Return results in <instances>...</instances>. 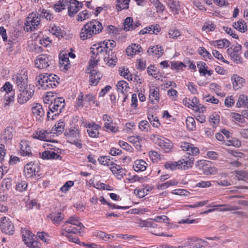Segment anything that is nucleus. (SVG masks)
Instances as JSON below:
<instances>
[{"label":"nucleus","mask_w":248,"mask_h":248,"mask_svg":"<svg viewBox=\"0 0 248 248\" xmlns=\"http://www.w3.org/2000/svg\"><path fill=\"white\" fill-rule=\"evenodd\" d=\"M116 42L112 40H106L94 44L91 48L92 54L89 62V66L94 68L96 66L100 59L103 58L106 63L109 66L116 65L117 58L112 52L116 46Z\"/></svg>","instance_id":"f257e3e1"},{"label":"nucleus","mask_w":248,"mask_h":248,"mask_svg":"<svg viewBox=\"0 0 248 248\" xmlns=\"http://www.w3.org/2000/svg\"><path fill=\"white\" fill-rule=\"evenodd\" d=\"M37 86L42 90H47L57 87L59 83L60 78L54 74H42L36 77Z\"/></svg>","instance_id":"f03ea898"},{"label":"nucleus","mask_w":248,"mask_h":248,"mask_svg":"<svg viewBox=\"0 0 248 248\" xmlns=\"http://www.w3.org/2000/svg\"><path fill=\"white\" fill-rule=\"evenodd\" d=\"M103 29L102 24L97 20H93L85 25L81 29L79 36L82 40L92 37L93 34L99 33Z\"/></svg>","instance_id":"7ed1b4c3"},{"label":"nucleus","mask_w":248,"mask_h":248,"mask_svg":"<svg viewBox=\"0 0 248 248\" xmlns=\"http://www.w3.org/2000/svg\"><path fill=\"white\" fill-rule=\"evenodd\" d=\"M150 139L155 142L164 153H170L173 151V143L170 140L159 135L152 134Z\"/></svg>","instance_id":"20e7f679"},{"label":"nucleus","mask_w":248,"mask_h":248,"mask_svg":"<svg viewBox=\"0 0 248 248\" xmlns=\"http://www.w3.org/2000/svg\"><path fill=\"white\" fill-rule=\"evenodd\" d=\"M12 80L17 89L29 86L28 84V72L23 68L13 75Z\"/></svg>","instance_id":"39448f33"},{"label":"nucleus","mask_w":248,"mask_h":248,"mask_svg":"<svg viewBox=\"0 0 248 248\" xmlns=\"http://www.w3.org/2000/svg\"><path fill=\"white\" fill-rule=\"evenodd\" d=\"M138 225L140 227H147L150 228H158V230L151 231L152 234L160 236H167V237H172V234H166L165 233L162 232H160V230H162V225H160L159 224L155 223L153 220V219L149 218L146 220H140L138 222Z\"/></svg>","instance_id":"423d86ee"},{"label":"nucleus","mask_w":248,"mask_h":248,"mask_svg":"<svg viewBox=\"0 0 248 248\" xmlns=\"http://www.w3.org/2000/svg\"><path fill=\"white\" fill-rule=\"evenodd\" d=\"M22 240L29 248H40V243L37 240L35 235L26 228L21 229Z\"/></svg>","instance_id":"0eeeda50"},{"label":"nucleus","mask_w":248,"mask_h":248,"mask_svg":"<svg viewBox=\"0 0 248 248\" xmlns=\"http://www.w3.org/2000/svg\"><path fill=\"white\" fill-rule=\"evenodd\" d=\"M17 90L19 92L17 95V102L20 104H23L28 101L32 97L34 93L33 86L31 84Z\"/></svg>","instance_id":"6e6552de"},{"label":"nucleus","mask_w":248,"mask_h":248,"mask_svg":"<svg viewBox=\"0 0 248 248\" xmlns=\"http://www.w3.org/2000/svg\"><path fill=\"white\" fill-rule=\"evenodd\" d=\"M40 18L35 14H29L25 23V30L29 31L36 29L40 24Z\"/></svg>","instance_id":"1a4fd4ad"},{"label":"nucleus","mask_w":248,"mask_h":248,"mask_svg":"<svg viewBox=\"0 0 248 248\" xmlns=\"http://www.w3.org/2000/svg\"><path fill=\"white\" fill-rule=\"evenodd\" d=\"M0 228L1 232L6 234L13 235L15 232L13 223L9 218L5 217L0 218Z\"/></svg>","instance_id":"9d476101"},{"label":"nucleus","mask_w":248,"mask_h":248,"mask_svg":"<svg viewBox=\"0 0 248 248\" xmlns=\"http://www.w3.org/2000/svg\"><path fill=\"white\" fill-rule=\"evenodd\" d=\"M51 57L46 54H41L38 56L35 60V67L38 69H46L51 64Z\"/></svg>","instance_id":"9b49d317"},{"label":"nucleus","mask_w":248,"mask_h":248,"mask_svg":"<svg viewBox=\"0 0 248 248\" xmlns=\"http://www.w3.org/2000/svg\"><path fill=\"white\" fill-rule=\"evenodd\" d=\"M65 100L62 97H58L52 102L49 105V110L52 113L56 112L55 116L59 114L65 106Z\"/></svg>","instance_id":"f8f14e48"},{"label":"nucleus","mask_w":248,"mask_h":248,"mask_svg":"<svg viewBox=\"0 0 248 248\" xmlns=\"http://www.w3.org/2000/svg\"><path fill=\"white\" fill-rule=\"evenodd\" d=\"M52 146V145L45 144L44 147L46 150L42 153H39L40 157L44 160L58 159L60 155L53 150Z\"/></svg>","instance_id":"ddd939ff"},{"label":"nucleus","mask_w":248,"mask_h":248,"mask_svg":"<svg viewBox=\"0 0 248 248\" xmlns=\"http://www.w3.org/2000/svg\"><path fill=\"white\" fill-rule=\"evenodd\" d=\"M31 137L34 139L48 141L51 138V132L50 130L38 129L32 133Z\"/></svg>","instance_id":"4468645a"},{"label":"nucleus","mask_w":248,"mask_h":248,"mask_svg":"<svg viewBox=\"0 0 248 248\" xmlns=\"http://www.w3.org/2000/svg\"><path fill=\"white\" fill-rule=\"evenodd\" d=\"M242 48V46L239 44L233 45L227 50V54L231 57V59L236 63H241L242 62V59L239 57V52Z\"/></svg>","instance_id":"2eb2a0df"},{"label":"nucleus","mask_w":248,"mask_h":248,"mask_svg":"<svg viewBox=\"0 0 248 248\" xmlns=\"http://www.w3.org/2000/svg\"><path fill=\"white\" fill-rule=\"evenodd\" d=\"M194 159L189 155H184L178 161L179 170H187L191 168L193 164Z\"/></svg>","instance_id":"dca6fc26"},{"label":"nucleus","mask_w":248,"mask_h":248,"mask_svg":"<svg viewBox=\"0 0 248 248\" xmlns=\"http://www.w3.org/2000/svg\"><path fill=\"white\" fill-rule=\"evenodd\" d=\"M86 127L88 136L92 138H98L99 134V130L101 126L95 123L94 122H91L86 124Z\"/></svg>","instance_id":"f3484780"},{"label":"nucleus","mask_w":248,"mask_h":248,"mask_svg":"<svg viewBox=\"0 0 248 248\" xmlns=\"http://www.w3.org/2000/svg\"><path fill=\"white\" fill-rule=\"evenodd\" d=\"M180 147L183 151L187 152V154L192 156L196 155L200 153L199 149L197 147L189 142H181Z\"/></svg>","instance_id":"a211bd4d"},{"label":"nucleus","mask_w":248,"mask_h":248,"mask_svg":"<svg viewBox=\"0 0 248 248\" xmlns=\"http://www.w3.org/2000/svg\"><path fill=\"white\" fill-rule=\"evenodd\" d=\"M149 99L151 102L155 104L158 102L160 99L159 87L156 84H151L149 87Z\"/></svg>","instance_id":"6ab92c4d"},{"label":"nucleus","mask_w":248,"mask_h":248,"mask_svg":"<svg viewBox=\"0 0 248 248\" xmlns=\"http://www.w3.org/2000/svg\"><path fill=\"white\" fill-rule=\"evenodd\" d=\"M83 3L77 0H70L68 7V13L70 17L74 16L82 8Z\"/></svg>","instance_id":"aec40b11"},{"label":"nucleus","mask_w":248,"mask_h":248,"mask_svg":"<svg viewBox=\"0 0 248 248\" xmlns=\"http://www.w3.org/2000/svg\"><path fill=\"white\" fill-rule=\"evenodd\" d=\"M1 91L5 92L4 98L9 103L14 100L15 92L13 90V85L9 82H6L1 88Z\"/></svg>","instance_id":"412c9836"},{"label":"nucleus","mask_w":248,"mask_h":248,"mask_svg":"<svg viewBox=\"0 0 248 248\" xmlns=\"http://www.w3.org/2000/svg\"><path fill=\"white\" fill-rule=\"evenodd\" d=\"M141 25V23L139 20H136L134 22L131 17H127L124 21V30L125 31H132Z\"/></svg>","instance_id":"4be33fe9"},{"label":"nucleus","mask_w":248,"mask_h":248,"mask_svg":"<svg viewBox=\"0 0 248 248\" xmlns=\"http://www.w3.org/2000/svg\"><path fill=\"white\" fill-rule=\"evenodd\" d=\"M91 68L90 77L89 81L91 85L95 86L98 84L100 80L102 77V74L95 69H93V68H92L89 66Z\"/></svg>","instance_id":"5701e85b"},{"label":"nucleus","mask_w":248,"mask_h":248,"mask_svg":"<svg viewBox=\"0 0 248 248\" xmlns=\"http://www.w3.org/2000/svg\"><path fill=\"white\" fill-rule=\"evenodd\" d=\"M112 173L118 179H121L125 175L126 170L123 169L120 166L116 164H111L109 168Z\"/></svg>","instance_id":"b1692460"},{"label":"nucleus","mask_w":248,"mask_h":248,"mask_svg":"<svg viewBox=\"0 0 248 248\" xmlns=\"http://www.w3.org/2000/svg\"><path fill=\"white\" fill-rule=\"evenodd\" d=\"M20 153L23 156H29L31 155V152L28 141L22 140L20 143Z\"/></svg>","instance_id":"393cba45"},{"label":"nucleus","mask_w":248,"mask_h":248,"mask_svg":"<svg viewBox=\"0 0 248 248\" xmlns=\"http://www.w3.org/2000/svg\"><path fill=\"white\" fill-rule=\"evenodd\" d=\"M142 51L140 45L131 44L126 48V53L129 56H133L139 54Z\"/></svg>","instance_id":"a878e982"},{"label":"nucleus","mask_w":248,"mask_h":248,"mask_svg":"<svg viewBox=\"0 0 248 248\" xmlns=\"http://www.w3.org/2000/svg\"><path fill=\"white\" fill-rule=\"evenodd\" d=\"M13 137V130L10 127H6L1 134L0 140L6 143H10Z\"/></svg>","instance_id":"bb28decb"},{"label":"nucleus","mask_w":248,"mask_h":248,"mask_svg":"<svg viewBox=\"0 0 248 248\" xmlns=\"http://www.w3.org/2000/svg\"><path fill=\"white\" fill-rule=\"evenodd\" d=\"M37 166L36 164L30 162L24 167V174L26 177L30 178L35 175Z\"/></svg>","instance_id":"cd10ccee"},{"label":"nucleus","mask_w":248,"mask_h":248,"mask_svg":"<svg viewBox=\"0 0 248 248\" xmlns=\"http://www.w3.org/2000/svg\"><path fill=\"white\" fill-rule=\"evenodd\" d=\"M193 242H197L198 244H202V245H205L207 243L206 241L202 239H198L196 237H190L188 238L187 239V242L186 243V245L184 246H173L170 245H169L168 248H185L186 246H191V243H192Z\"/></svg>","instance_id":"c85d7f7f"},{"label":"nucleus","mask_w":248,"mask_h":248,"mask_svg":"<svg viewBox=\"0 0 248 248\" xmlns=\"http://www.w3.org/2000/svg\"><path fill=\"white\" fill-rule=\"evenodd\" d=\"M148 164L143 159H138L134 161L133 169L136 172H141L145 170Z\"/></svg>","instance_id":"c756f323"},{"label":"nucleus","mask_w":248,"mask_h":248,"mask_svg":"<svg viewBox=\"0 0 248 248\" xmlns=\"http://www.w3.org/2000/svg\"><path fill=\"white\" fill-rule=\"evenodd\" d=\"M190 103L192 108L200 113L203 112L205 111V108L199 103V100L196 97H193L190 99Z\"/></svg>","instance_id":"7c9ffc66"},{"label":"nucleus","mask_w":248,"mask_h":248,"mask_svg":"<svg viewBox=\"0 0 248 248\" xmlns=\"http://www.w3.org/2000/svg\"><path fill=\"white\" fill-rule=\"evenodd\" d=\"M31 110L33 114L37 118H40L44 116L45 112L42 105L39 103L32 105Z\"/></svg>","instance_id":"2f4dec72"},{"label":"nucleus","mask_w":248,"mask_h":248,"mask_svg":"<svg viewBox=\"0 0 248 248\" xmlns=\"http://www.w3.org/2000/svg\"><path fill=\"white\" fill-rule=\"evenodd\" d=\"M62 230L65 231V233L67 232L69 233L77 234L80 233V231L82 230L79 227H76L73 225L68 224L67 222H65L64 224L62 226Z\"/></svg>","instance_id":"473e14b6"},{"label":"nucleus","mask_w":248,"mask_h":248,"mask_svg":"<svg viewBox=\"0 0 248 248\" xmlns=\"http://www.w3.org/2000/svg\"><path fill=\"white\" fill-rule=\"evenodd\" d=\"M64 127V122L62 120H60L53 126L51 131V134H55L57 135H60L63 131Z\"/></svg>","instance_id":"72a5a7b5"},{"label":"nucleus","mask_w":248,"mask_h":248,"mask_svg":"<svg viewBox=\"0 0 248 248\" xmlns=\"http://www.w3.org/2000/svg\"><path fill=\"white\" fill-rule=\"evenodd\" d=\"M209 44L211 46L217 48H222L224 47H228L230 43L227 39H224L218 40L210 41L209 42Z\"/></svg>","instance_id":"f704fd0d"},{"label":"nucleus","mask_w":248,"mask_h":248,"mask_svg":"<svg viewBox=\"0 0 248 248\" xmlns=\"http://www.w3.org/2000/svg\"><path fill=\"white\" fill-rule=\"evenodd\" d=\"M60 67L63 70H68L70 68L69 58L67 55H60L59 57Z\"/></svg>","instance_id":"c9c22d12"},{"label":"nucleus","mask_w":248,"mask_h":248,"mask_svg":"<svg viewBox=\"0 0 248 248\" xmlns=\"http://www.w3.org/2000/svg\"><path fill=\"white\" fill-rule=\"evenodd\" d=\"M233 27L241 32H245L248 30L247 25L243 19H240L233 23Z\"/></svg>","instance_id":"e433bc0d"},{"label":"nucleus","mask_w":248,"mask_h":248,"mask_svg":"<svg viewBox=\"0 0 248 248\" xmlns=\"http://www.w3.org/2000/svg\"><path fill=\"white\" fill-rule=\"evenodd\" d=\"M232 85L235 90H238L242 86L244 79L237 75H233L232 77Z\"/></svg>","instance_id":"4c0bfd02"},{"label":"nucleus","mask_w":248,"mask_h":248,"mask_svg":"<svg viewBox=\"0 0 248 248\" xmlns=\"http://www.w3.org/2000/svg\"><path fill=\"white\" fill-rule=\"evenodd\" d=\"M47 217L49 219H51L54 223L58 224H60L61 221L63 219V215L59 212H53L50 214Z\"/></svg>","instance_id":"58836bf2"},{"label":"nucleus","mask_w":248,"mask_h":248,"mask_svg":"<svg viewBox=\"0 0 248 248\" xmlns=\"http://www.w3.org/2000/svg\"><path fill=\"white\" fill-rule=\"evenodd\" d=\"M148 52L150 54L155 55L156 57H160L163 53V49L161 46L158 45L149 47Z\"/></svg>","instance_id":"ea45409f"},{"label":"nucleus","mask_w":248,"mask_h":248,"mask_svg":"<svg viewBox=\"0 0 248 248\" xmlns=\"http://www.w3.org/2000/svg\"><path fill=\"white\" fill-rule=\"evenodd\" d=\"M178 183L179 182L177 179H171L161 184L158 185L157 188L159 189L164 190L170 186H176L178 184Z\"/></svg>","instance_id":"a19ab883"},{"label":"nucleus","mask_w":248,"mask_h":248,"mask_svg":"<svg viewBox=\"0 0 248 248\" xmlns=\"http://www.w3.org/2000/svg\"><path fill=\"white\" fill-rule=\"evenodd\" d=\"M116 86L117 90L121 92L123 94L127 93L129 90L128 83L124 80L118 81Z\"/></svg>","instance_id":"79ce46f5"},{"label":"nucleus","mask_w":248,"mask_h":248,"mask_svg":"<svg viewBox=\"0 0 248 248\" xmlns=\"http://www.w3.org/2000/svg\"><path fill=\"white\" fill-rule=\"evenodd\" d=\"M130 0H117L116 8L118 11L124 9H127L129 8V4Z\"/></svg>","instance_id":"37998d69"},{"label":"nucleus","mask_w":248,"mask_h":248,"mask_svg":"<svg viewBox=\"0 0 248 248\" xmlns=\"http://www.w3.org/2000/svg\"><path fill=\"white\" fill-rule=\"evenodd\" d=\"M65 222H67V223L76 227H79L82 230L84 228L83 225L80 222L78 218L75 216L70 217Z\"/></svg>","instance_id":"c03bdc74"},{"label":"nucleus","mask_w":248,"mask_h":248,"mask_svg":"<svg viewBox=\"0 0 248 248\" xmlns=\"http://www.w3.org/2000/svg\"><path fill=\"white\" fill-rule=\"evenodd\" d=\"M49 31L50 33L55 35L57 37H62V31L59 26H57L55 24H53L50 25L49 27Z\"/></svg>","instance_id":"a18cd8bd"},{"label":"nucleus","mask_w":248,"mask_h":248,"mask_svg":"<svg viewBox=\"0 0 248 248\" xmlns=\"http://www.w3.org/2000/svg\"><path fill=\"white\" fill-rule=\"evenodd\" d=\"M28 184L25 180H20L16 184L15 189L17 191L22 192L27 189Z\"/></svg>","instance_id":"49530a36"},{"label":"nucleus","mask_w":248,"mask_h":248,"mask_svg":"<svg viewBox=\"0 0 248 248\" xmlns=\"http://www.w3.org/2000/svg\"><path fill=\"white\" fill-rule=\"evenodd\" d=\"M67 4V1L65 0H59L54 5L53 8L56 12H60L66 8Z\"/></svg>","instance_id":"de8ad7c7"},{"label":"nucleus","mask_w":248,"mask_h":248,"mask_svg":"<svg viewBox=\"0 0 248 248\" xmlns=\"http://www.w3.org/2000/svg\"><path fill=\"white\" fill-rule=\"evenodd\" d=\"M236 106L238 108L243 107L248 108V99L247 96L244 94L240 95L236 103Z\"/></svg>","instance_id":"09e8293b"},{"label":"nucleus","mask_w":248,"mask_h":248,"mask_svg":"<svg viewBox=\"0 0 248 248\" xmlns=\"http://www.w3.org/2000/svg\"><path fill=\"white\" fill-rule=\"evenodd\" d=\"M210 207H222V208L220 209V211H233L237 210L238 208L236 206H233L229 204H219V205H210Z\"/></svg>","instance_id":"8fccbe9b"},{"label":"nucleus","mask_w":248,"mask_h":248,"mask_svg":"<svg viewBox=\"0 0 248 248\" xmlns=\"http://www.w3.org/2000/svg\"><path fill=\"white\" fill-rule=\"evenodd\" d=\"M170 66L172 70H183L186 65L181 62L172 61L170 62Z\"/></svg>","instance_id":"3c124183"},{"label":"nucleus","mask_w":248,"mask_h":248,"mask_svg":"<svg viewBox=\"0 0 248 248\" xmlns=\"http://www.w3.org/2000/svg\"><path fill=\"white\" fill-rule=\"evenodd\" d=\"M147 71L149 75L153 76L155 78L158 80L160 79L161 76L157 73L156 68L154 65L149 66L147 68Z\"/></svg>","instance_id":"603ef678"},{"label":"nucleus","mask_w":248,"mask_h":248,"mask_svg":"<svg viewBox=\"0 0 248 248\" xmlns=\"http://www.w3.org/2000/svg\"><path fill=\"white\" fill-rule=\"evenodd\" d=\"M104 127L107 132L116 133L119 130L117 124L112 122L109 124H104Z\"/></svg>","instance_id":"864d4df0"},{"label":"nucleus","mask_w":248,"mask_h":248,"mask_svg":"<svg viewBox=\"0 0 248 248\" xmlns=\"http://www.w3.org/2000/svg\"><path fill=\"white\" fill-rule=\"evenodd\" d=\"M91 16V14L87 10L80 12L77 16V20L79 22H82L89 19Z\"/></svg>","instance_id":"5fc2aeb1"},{"label":"nucleus","mask_w":248,"mask_h":248,"mask_svg":"<svg viewBox=\"0 0 248 248\" xmlns=\"http://www.w3.org/2000/svg\"><path fill=\"white\" fill-rule=\"evenodd\" d=\"M119 72L120 75L124 77V78L129 81L132 80V75L128 69L124 67L120 68Z\"/></svg>","instance_id":"6e6d98bb"},{"label":"nucleus","mask_w":248,"mask_h":248,"mask_svg":"<svg viewBox=\"0 0 248 248\" xmlns=\"http://www.w3.org/2000/svg\"><path fill=\"white\" fill-rule=\"evenodd\" d=\"M164 167L166 169L170 170L179 169L178 161L166 162L164 164Z\"/></svg>","instance_id":"4d7b16f0"},{"label":"nucleus","mask_w":248,"mask_h":248,"mask_svg":"<svg viewBox=\"0 0 248 248\" xmlns=\"http://www.w3.org/2000/svg\"><path fill=\"white\" fill-rule=\"evenodd\" d=\"M139 128L141 131L147 132L150 130L151 126L147 121L143 120L139 123Z\"/></svg>","instance_id":"13d9d810"},{"label":"nucleus","mask_w":248,"mask_h":248,"mask_svg":"<svg viewBox=\"0 0 248 248\" xmlns=\"http://www.w3.org/2000/svg\"><path fill=\"white\" fill-rule=\"evenodd\" d=\"M67 135L72 138L77 139L79 136L80 131L78 128L76 127L70 128L67 133Z\"/></svg>","instance_id":"bf43d9fd"},{"label":"nucleus","mask_w":248,"mask_h":248,"mask_svg":"<svg viewBox=\"0 0 248 248\" xmlns=\"http://www.w3.org/2000/svg\"><path fill=\"white\" fill-rule=\"evenodd\" d=\"M219 116L217 113H213L210 116V123L213 127L216 126L219 122Z\"/></svg>","instance_id":"052dcab7"},{"label":"nucleus","mask_w":248,"mask_h":248,"mask_svg":"<svg viewBox=\"0 0 248 248\" xmlns=\"http://www.w3.org/2000/svg\"><path fill=\"white\" fill-rule=\"evenodd\" d=\"M187 127L190 130H194L196 128L195 120L192 117H188L186 120Z\"/></svg>","instance_id":"680f3d73"},{"label":"nucleus","mask_w":248,"mask_h":248,"mask_svg":"<svg viewBox=\"0 0 248 248\" xmlns=\"http://www.w3.org/2000/svg\"><path fill=\"white\" fill-rule=\"evenodd\" d=\"M148 119L153 126L158 128L160 125V123L157 117H155L153 115H149Z\"/></svg>","instance_id":"e2e57ef3"},{"label":"nucleus","mask_w":248,"mask_h":248,"mask_svg":"<svg viewBox=\"0 0 248 248\" xmlns=\"http://www.w3.org/2000/svg\"><path fill=\"white\" fill-rule=\"evenodd\" d=\"M156 9V12L162 13L164 10V6L158 0H150Z\"/></svg>","instance_id":"0e129e2a"},{"label":"nucleus","mask_w":248,"mask_h":248,"mask_svg":"<svg viewBox=\"0 0 248 248\" xmlns=\"http://www.w3.org/2000/svg\"><path fill=\"white\" fill-rule=\"evenodd\" d=\"M215 29V26L214 24L210 22L205 23L202 28V31L206 32L213 31Z\"/></svg>","instance_id":"69168bd1"},{"label":"nucleus","mask_w":248,"mask_h":248,"mask_svg":"<svg viewBox=\"0 0 248 248\" xmlns=\"http://www.w3.org/2000/svg\"><path fill=\"white\" fill-rule=\"evenodd\" d=\"M180 34V32L178 29L171 28L169 30L168 35L170 38L176 39Z\"/></svg>","instance_id":"338daca9"},{"label":"nucleus","mask_w":248,"mask_h":248,"mask_svg":"<svg viewBox=\"0 0 248 248\" xmlns=\"http://www.w3.org/2000/svg\"><path fill=\"white\" fill-rule=\"evenodd\" d=\"M210 90L214 91L217 95L222 96L223 93L221 92L220 86L217 83H212L210 85Z\"/></svg>","instance_id":"774afa93"}]
</instances>
